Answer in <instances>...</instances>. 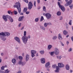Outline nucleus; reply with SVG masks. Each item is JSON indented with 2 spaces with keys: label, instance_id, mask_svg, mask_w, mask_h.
Instances as JSON below:
<instances>
[{
  "label": "nucleus",
  "instance_id": "a878e982",
  "mask_svg": "<svg viewBox=\"0 0 73 73\" xmlns=\"http://www.w3.org/2000/svg\"><path fill=\"white\" fill-rule=\"evenodd\" d=\"M50 65V62H47L45 64V66L46 68H47L48 66H49Z\"/></svg>",
  "mask_w": 73,
  "mask_h": 73
},
{
  "label": "nucleus",
  "instance_id": "37998d69",
  "mask_svg": "<svg viewBox=\"0 0 73 73\" xmlns=\"http://www.w3.org/2000/svg\"><path fill=\"white\" fill-rule=\"evenodd\" d=\"M55 72H56V73H58L59 72V70L56 69V70H54Z\"/></svg>",
  "mask_w": 73,
  "mask_h": 73
},
{
  "label": "nucleus",
  "instance_id": "052dcab7",
  "mask_svg": "<svg viewBox=\"0 0 73 73\" xmlns=\"http://www.w3.org/2000/svg\"><path fill=\"white\" fill-rule=\"evenodd\" d=\"M66 43L67 45H68L69 42V41H67Z\"/></svg>",
  "mask_w": 73,
  "mask_h": 73
},
{
  "label": "nucleus",
  "instance_id": "ea45409f",
  "mask_svg": "<svg viewBox=\"0 0 73 73\" xmlns=\"http://www.w3.org/2000/svg\"><path fill=\"white\" fill-rule=\"evenodd\" d=\"M58 5H59V8L60 7H61L62 6V5H61L60 4V2H58Z\"/></svg>",
  "mask_w": 73,
  "mask_h": 73
},
{
  "label": "nucleus",
  "instance_id": "58836bf2",
  "mask_svg": "<svg viewBox=\"0 0 73 73\" xmlns=\"http://www.w3.org/2000/svg\"><path fill=\"white\" fill-rule=\"evenodd\" d=\"M38 18H36L35 19V22H38Z\"/></svg>",
  "mask_w": 73,
  "mask_h": 73
},
{
  "label": "nucleus",
  "instance_id": "5701e85b",
  "mask_svg": "<svg viewBox=\"0 0 73 73\" xmlns=\"http://www.w3.org/2000/svg\"><path fill=\"white\" fill-rule=\"evenodd\" d=\"M8 19H9L11 22V23H12V22L13 21V19H12V18L11 17H10V16H9Z\"/></svg>",
  "mask_w": 73,
  "mask_h": 73
},
{
  "label": "nucleus",
  "instance_id": "dca6fc26",
  "mask_svg": "<svg viewBox=\"0 0 73 73\" xmlns=\"http://www.w3.org/2000/svg\"><path fill=\"white\" fill-rule=\"evenodd\" d=\"M29 55L27 54L26 56V62H27L29 60Z\"/></svg>",
  "mask_w": 73,
  "mask_h": 73
},
{
  "label": "nucleus",
  "instance_id": "603ef678",
  "mask_svg": "<svg viewBox=\"0 0 73 73\" xmlns=\"http://www.w3.org/2000/svg\"><path fill=\"white\" fill-rule=\"evenodd\" d=\"M60 43L62 46H64V44H63L62 42L61 41H60Z\"/></svg>",
  "mask_w": 73,
  "mask_h": 73
},
{
  "label": "nucleus",
  "instance_id": "13d9d810",
  "mask_svg": "<svg viewBox=\"0 0 73 73\" xmlns=\"http://www.w3.org/2000/svg\"><path fill=\"white\" fill-rule=\"evenodd\" d=\"M65 7H67V6H68V5H69L68 4V3H67L65 4Z\"/></svg>",
  "mask_w": 73,
  "mask_h": 73
},
{
  "label": "nucleus",
  "instance_id": "e2e57ef3",
  "mask_svg": "<svg viewBox=\"0 0 73 73\" xmlns=\"http://www.w3.org/2000/svg\"><path fill=\"white\" fill-rule=\"evenodd\" d=\"M1 57H0V63H1Z\"/></svg>",
  "mask_w": 73,
  "mask_h": 73
},
{
  "label": "nucleus",
  "instance_id": "338daca9",
  "mask_svg": "<svg viewBox=\"0 0 73 73\" xmlns=\"http://www.w3.org/2000/svg\"><path fill=\"white\" fill-rule=\"evenodd\" d=\"M37 73H40V70H38V71L37 72Z\"/></svg>",
  "mask_w": 73,
  "mask_h": 73
},
{
  "label": "nucleus",
  "instance_id": "bf43d9fd",
  "mask_svg": "<svg viewBox=\"0 0 73 73\" xmlns=\"http://www.w3.org/2000/svg\"><path fill=\"white\" fill-rule=\"evenodd\" d=\"M17 73H21V71H19L18 72H17Z\"/></svg>",
  "mask_w": 73,
  "mask_h": 73
},
{
  "label": "nucleus",
  "instance_id": "4468645a",
  "mask_svg": "<svg viewBox=\"0 0 73 73\" xmlns=\"http://www.w3.org/2000/svg\"><path fill=\"white\" fill-rule=\"evenodd\" d=\"M9 70L8 69H7L5 70V72L1 70H0V73H9Z\"/></svg>",
  "mask_w": 73,
  "mask_h": 73
},
{
  "label": "nucleus",
  "instance_id": "6ab92c4d",
  "mask_svg": "<svg viewBox=\"0 0 73 73\" xmlns=\"http://www.w3.org/2000/svg\"><path fill=\"white\" fill-rule=\"evenodd\" d=\"M60 8L62 11L63 12H64V11H65V7H64L63 6H62Z\"/></svg>",
  "mask_w": 73,
  "mask_h": 73
},
{
  "label": "nucleus",
  "instance_id": "20e7f679",
  "mask_svg": "<svg viewBox=\"0 0 73 73\" xmlns=\"http://www.w3.org/2000/svg\"><path fill=\"white\" fill-rule=\"evenodd\" d=\"M31 57L33 58L35 56V54H36L37 52L35 50H31Z\"/></svg>",
  "mask_w": 73,
  "mask_h": 73
},
{
  "label": "nucleus",
  "instance_id": "0eeeda50",
  "mask_svg": "<svg viewBox=\"0 0 73 73\" xmlns=\"http://www.w3.org/2000/svg\"><path fill=\"white\" fill-rule=\"evenodd\" d=\"M54 53L56 55H58L60 53V51L57 48H55L54 49Z\"/></svg>",
  "mask_w": 73,
  "mask_h": 73
},
{
  "label": "nucleus",
  "instance_id": "c85d7f7f",
  "mask_svg": "<svg viewBox=\"0 0 73 73\" xmlns=\"http://www.w3.org/2000/svg\"><path fill=\"white\" fill-rule=\"evenodd\" d=\"M27 9H28L27 8H25L23 10V12L25 13L27 12Z\"/></svg>",
  "mask_w": 73,
  "mask_h": 73
},
{
  "label": "nucleus",
  "instance_id": "9d476101",
  "mask_svg": "<svg viewBox=\"0 0 73 73\" xmlns=\"http://www.w3.org/2000/svg\"><path fill=\"white\" fill-rule=\"evenodd\" d=\"M14 39L18 42L19 44H21V42H20V39L17 36L15 37L14 38Z\"/></svg>",
  "mask_w": 73,
  "mask_h": 73
},
{
  "label": "nucleus",
  "instance_id": "ddd939ff",
  "mask_svg": "<svg viewBox=\"0 0 73 73\" xmlns=\"http://www.w3.org/2000/svg\"><path fill=\"white\" fill-rule=\"evenodd\" d=\"M65 68L67 70H69L70 68V66L68 64H67L65 65Z\"/></svg>",
  "mask_w": 73,
  "mask_h": 73
},
{
  "label": "nucleus",
  "instance_id": "e433bc0d",
  "mask_svg": "<svg viewBox=\"0 0 73 73\" xmlns=\"http://www.w3.org/2000/svg\"><path fill=\"white\" fill-rule=\"evenodd\" d=\"M24 36H25V37H26V36L27 34V32L26 31H24Z\"/></svg>",
  "mask_w": 73,
  "mask_h": 73
},
{
  "label": "nucleus",
  "instance_id": "864d4df0",
  "mask_svg": "<svg viewBox=\"0 0 73 73\" xmlns=\"http://www.w3.org/2000/svg\"><path fill=\"white\" fill-rule=\"evenodd\" d=\"M36 1H35L34 2V5L35 7H36Z\"/></svg>",
  "mask_w": 73,
  "mask_h": 73
},
{
  "label": "nucleus",
  "instance_id": "f257e3e1",
  "mask_svg": "<svg viewBox=\"0 0 73 73\" xmlns=\"http://www.w3.org/2000/svg\"><path fill=\"white\" fill-rule=\"evenodd\" d=\"M13 7L14 8H17V9H18L19 13H21V5L20 3L18 2L16 3L15 5L13 6Z\"/></svg>",
  "mask_w": 73,
  "mask_h": 73
},
{
  "label": "nucleus",
  "instance_id": "a211bd4d",
  "mask_svg": "<svg viewBox=\"0 0 73 73\" xmlns=\"http://www.w3.org/2000/svg\"><path fill=\"white\" fill-rule=\"evenodd\" d=\"M24 17V16L20 17H19L18 19L19 21H23V20Z\"/></svg>",
  "mask_w": 73,
  "mask_h": 73
},
{
  "label": "nucleus",
  "instance_id": "c756f323",
  "mask_svg": "<svg viewBox=\"0 0 73 73\" xmlns=\"http://www.w3.org/2000/svg\"><path fill=\"white\" fill-rule=\"evenodd\" d=\"M9 14H11V15H12L13 13V12L11 11L10 10H9L7 12Z\"/></svg>",
  "mask_w": 73,
  "mask_h": 73
},
{
  "label": "nucleus",
  "instance_id": "c9c22d12",
  "mask_svg": "<svg viewBox=\"0 0 73 73\" xmlns=\"http://www.w3.org/2000/svg\"><path fill=\"white\" fill-rule=\"evenodd\" d=\"M68 24H69V25H72V20H70L69 21V22L68 23Z\"/></svg>",
  "mask_w": 73,
  "mask_h": 73
},
{
  "label": "nucleus",
  "instance_id": "8fccbe9b",
  "mask_svg": "<svg viewBox=\"0 0 73 73\" xmlns=\"http://www.w3.org/2000/svg\"><path fill=\"white\" fill-rule=\"evenodd\" d=\"M30 12L29 11H26V14L27 15H28L29 14Z\"/></svg>",
  "mask_w": 73,
  "mask_h": 73
},
{
  "label": "nucleus",
  "instance_id": "c03bdc74",
  "mask_svg": "<svg viewBox=\"0 0 73 73\" xmlns=\"http://www.w3.org/2000/svg\"><path fill=\"white\" fill-rule=\"evenodd\" d=\"M54 52H51L50 53V55H51V56H53V55L54 54Z\"/></svg>",
  "mask_w": 73,
  "mask_h": 73
},
{
  "label": "nucleus",
  "instance_id": "473e14b6",
  "mask_svg": "<svg viewBox=\"0 0 73 73\" xmlns=\"http://www.w3.org/2000/svg\"><path fill=\"white\" fill-rule=\"evenodd\" d=\"M67 33H68L67 32H66V31L65 30H64L63 31V33L64 35H66L67 34Z\"/></svg>",
  "mask_w": 73,
  "mask_h": 73
},
{
  "label": "nucleus",
  "instance_id": "a18cd8bd",
  "mask_svg": "<svg viewBox=\"0 0 73 73\" xmlns=\"http://www.w3.org/2000/svg\"><path fill=\"white\" fill-rule=\"evenodd\" d=\"M59 68H60V67H59V66H58H58H56V69H58V70H59Z\"/></svg>",
  "mask_w": 73,
  "mask_h": 73
},
{
  "label": "nucleus",
  "instance_id": "f704fd0d",
  "mask_svg": "<svg viewBox=\"0 0 73 73\" xmlns=\"http://www.w3.org/2000/svg\"><path fill=\"white\" fill-rule=\"evenodd\" d=\"M43 11H44V12H46V7H45L43 6Z\"/></svg>",
  "mask_w": 73,
  "mask_h": 73
},
{
  "label": "nucleus",
  "instance_id": "0e129e2a",
  "mask_svg": "<svg viewBox=\"0 0 73 73\" xmlns=\"http://www.w3.org/2000/svg\"><path fill=\"white\" fill-rule=\"evenodd\" d=\"M47 24H48V25H51V23H47Z\"/></svg>",
  "mask_w": 73,
  "mask_h": 73
},
{
  "label": "nucleus",
  "instance_id": "f3484780",
  "mask_svg": "<svg viewBox=\"0 0 73 73\" xmlns=\"http://www.w3.org/2000/svg\"><path fill=\"white\" fill-rule=\"evenodd\" d=\"M40 61L42 64H44L45 62V58H43L40 59Z\"/></svg>",
  "mask_w": 73,
  "mask_h": 73
},
{
  "label": "nucleus",
  "instance_id": "f8f14e48",
  "mask_svg": "<svg viewBox=\"0 0 73 73\" xmlns=\"http://www.w3.org/2000/svg\"><path fill=\"white\" fill-rule=\"evenodd\" d=\"M5 37V36L3 35H1V36H0L1 39L2 40H3V41H5V40H6V39H7Z\"/></svg>",
  "mask_w": 73,
  "mask_h": 73
},
{
  "label": "nucleus",
  "instance_id": "de8ad7c7",
  "mask_svg": "<svg viewBox=\"0 0 73 73\" xmlns=\"http://www.w3.org/2000/svg\"><path fill=\"white\" fill-rule=\"evenodd\" d=\"M72 50V48H70L68 50V52H71Z\"/></svg>",
  "mask_w": 73,
  "mask_h": 73
},
{
  "label": "nucleus",
  "instance_id": "cd10ccee",
  "mask_svg": "<svg viewBox=\"0 0 73 73\" xmlns=\"http://www.w3.org/2000/svg\"><path fill=\"white\" fill-rule=\"evenodd\" d=\"M57 38V36H53L52 38V39L53 40H56Z\"/></svg>",
  "mask_w": 73,
  "mask_h": 73
},
{
  "label": "nucleus",
  "instance_id": "680f3d73",
  "mask_svg": "<svg viewBox=\"0 0 73 73\" xmlns=\"http://www.w3.org/2000/svg\"><path fill=\"white\" fill-rule=\"evenodd\" d=\"M24 28V27H23L21 29V30H23Z\"/></svg>",
  "mask_w": 73,
  "mask_h": 73
},
{
  "label": "nucleus",
  "instance_id": "774afa93",
  "mask_svg": "<svg viewBox=\"0 0 73 73\" xmlns=\"http://www.w3.org/2000/svg\"><path fill=\"white\" fill-rule=\"evenodd\" d=\"M1 56H3V55H4V54H3V53H2L1 54Z\"/></svg>",
  "mask_w": 73,
  "mask_h": 73
},
{
  "label": "nucleus",
  "instance_id": "bb28decb",
  "mask_svg": "<svg viewBox=\"0 0 73 73\" xmlns=\"http://www.w3.org/2000/svg\"><path fill=\"white\" fill-rule=\"evenodd\" d=\"M72 3V0H70L68 2H67V4L69 5L71 4Z\"/></svg>",
  "mask_w": 73,
  "mask_h": 73
},
{
  "label": "nucleus",
  "instance_id": "423d86ee",
  "mask_svg": "<svg viewBox=\"0 0 73 73\" xmlns=\"http://www.w3.org/2000/svg\"><path fill=\"white\" fill-rule=\"evenodd\" d=\"M32 7H33V4L31 1L29 2L28 4V9L29 10H31L32 8Z\"/></svg>",
  "mask_w": 73,
  "mask_h": 73
},
{
  "label": "nucleus",
  "instance_id": "49530a36",
  "mask_svg": "<svg viewBox=\"0 0 73 73\" xmlns=\"http://www.w3.org/2000/svg\"><path fill=\"white\" fill-rule=\"evenodd\" d=\"M52 68H55L56 67V65L54 64L52 66Z\"/></svg>",
  "mask_w": 73,
  "mask_h": 73
},
{
  "label": "nucleus",
  "instance_id": "5fc2aeb1",
  "mask_svg": "<svg viewBox=\"0 0 73 73\" xmlns=\"http://www.w3.org/2000/svg\"><path fill=\"white\" fill-rule=\"evenodd\" d=\"M37 2L38 4L40 3V0H37Z\"/></svg>",
  "mask_w": 73,
  "mask_h": 73
},
{
  "label": "nucleus",
  "instance_id": "aec40b11",
  "mask_svg": "<svg viewBox=\"0 0 73 73\" xmlns=\"http://www.w3.org/2000/svg\"><path fill=\"white\" fill-rule=\"evenodd\" d=\"M40 28L43 31H45V28L43 26H40Z\"/></svg>",
  "mask_w": 73,
  "mask_h": 73
},
{
  "label": "nucleus",
  "instance_id": "72a5a7b5",
  "mask_svg": "<svg viewBox=\"0 0 73 73\" xmlns=\"http://www.w3.org/2000/svg\"><path fill=\"white\" fill-rule=\"evenodd\" d=\"M44 27H46L48 25V23H45L44 24Z\"/></svg>",
  "mask_w": 73,
  "mask_h": 73
},
{
  "label": "nucleus",
  "instance_id": "4c0bfd02",
  "mask_svg": "<svg viewBox=\"0 0 73 73\" xmlns=\"http://www.w3.org/2000/svg\"><path fill=\"white\" fill-rule=\"evenodd\" d=\"M19 59L20 60H23V57L21 56H19Z\"/></svg>",
  "mask_w": 73,
  "mask_h": 73
},
{
  "label": "nucleus",
  "instance_id": "2eb2a0df",
  "mask_svg": "<svg viewBox=\"0 0 73 73\" xmlns=\"http://www.w3.org/2000/svg\"><path fill=\"white\" fill-rule=\"evenodd\" d=\"M58 38L59 40H62V36L61 34H59L58 35Z\"/></svg>",
  "mask_w": 73,
  "mask_h": 73
},
{
  "label": "nucleus",
  "instance_id": "09e8293b",
  "mask_svg": "<svg viewBox=\"0 0 73 73\" xmlns=\"http://www.w3.org/2000/svg\"><path fill=\"white\" fill-rule=\"evenodd\" d=\"M73 7V5H70V7L71 9H72V7Z\"/></svg>",
  "mask_w": 73,
  "mask_h": 73
},
{
  "label": "nucleus",
  "instance_id": "69168bd1",
  "mask_svg": "<svg viewBox=\"0 0 73 73\" xmlns=\"http://www.w3.org/2000/svg\"><path fill=\"white\" fill-rule=\"evenodd\" d=\"M23 15V13H21L20 14V15Z\"/></svg>",
  "mask_w": 73,
  "mask_h": 73
},
{
  "label": "nucleus",
  "instance_id": "6e6552de",
  "mask_svg": "<svg viewBox=\"0 0 73 73\" xmlns=\"http://www.w3.org/2000/svg\"><path fill=\"white\" fill-rule=\"evenodd\" d=\"M26 64V62L25 61L22 62L21 60H20L19 62V65H21L22 66H24Z\"/></svg>",
  "mask_w": 73,
  "mask_h": 73
},
{
  "label": "nucleus",
  "instance_id": "f03ea898",
  "mask_svg": "<svg viewBox=\"0 0 73 73\" xmlns=\"http://www.w3.org/2000/svg\"><path fill=\"white\" fill-rule=\"evenodd\" d=\"M31 38V35H29L28 36H23L21 38V39L23 41V42L25 44L27 43V41H28V39Z\"/></svg>",
  "mask_w": 73,
  "mask_h": 73
},
{
  "label": "nucleus",
  "instance_id": "9b49d317",
  "mask_svg": "<svg viewBox=\"0 0 73 73\" xmlns=\"http://www.w3.org/2000/svg\"><path fill=\"white\" fill-rule=\"evenodd\" d=\"M46 16L47 19H49L51 17V14L49 13H47L46 14Z\"/></svg>",
  "mask_w": 73,
  "mask_h": 73
},
{
  "label": "nucleus",
  "instance_id": "a19ab883",
  "mask_svg": "<svg viewBox=\"0 0 73 73\" xmlns=\"http://www.w3.org/2000/svg\"><path fill=\"white\" fill-rule=\"evenodd\" d=\"M13 13H14V14L15 15H17V13H18V12H17V11H13Z\"/></svg>",
  "mask_w": 73,
  "mask_h": 73
},
{
  "label": "nucleus",
  "instance_id": "79ce46f5",
  "mask_svg": "<svg viewBox=\"0 0 73 73\" xmlns=\"http://www.w3.org/2000/svg\"><path fill=\"white\" fill-rule=\"evenodd\" d=\"M44 20V17H43V16H42L40 18V21H42V20Z\"/></svg>",
  "mask_w": 73,
  "mask_h": 73
},
{
  "label": "nucleus",
  "instance_id": "393cba45",
  "mask_svg": "<svg viewBox=\"0 0 73 73\" xmlns=\"http://www.w3.org/2000/svg\"><path fill=\"white\" fill-rule=\"evenodd\" d=\"M58 60H61V58H62V56L61 55L60 56H56Z\"/></svg>",
  "mask_w": 73,
  "mask_h": 73
},
{
  "label": "nucleus",
  "instance_id": "1a4fd4ad",
  "mask_svg": "<svg viewBox=\"0 0 73 73\" xmlns=\"http://www.w3.org/2000/svg\"><path fill=\"white\" fill-rule=\"evenodd\" d=\"M58 66L61 68L65 67V65L62 63H58Z\"/></svg>",
  "mask_w": 73,
  "mask_h": 73
},
{
  "label": "nucleus",
  "instance_id": "4d7b16f0",
  "mask_svg": "<svg viewBox=\"0 0 73 73\" xmlns=\"http://www.w3.org/2000/svg\"><path fill=\"white\" fill-rule=\"evenodd\" d=\"M21 23H20L19 24V25H18V27H21Z\"/></svg>",
  "mask_w": 73,
  "mask_h": 73
},
{
  "label": "nucleus",
  "instance_id": "6e6d98bb",
  "mask_svg": "<svg viewBox=\"0 0 73 73\" xmlns=\"http://www.w3.org/2000/svg\"><path fill=\"white\" fill-rule=\"evenodd\" d=\"M24 1L25 2L27 3H28V0H24Z\"/></svg>",
  "mask_w": 73,
  "mask_h": 73
},
{
  "label": "nucleus",
  "instance_id": "4be33fe9",
  "mask_svg": "<svg viewBox=\"0 0 73 73\" xmlns=\"http://www.w3.org/2000/svg\"><path fill=\"white\" fill-rule=\"evenodd\" d=\"M7 66L6 65H5V66H3L1 67V69L2 70H4V68H7Z\"/></svg>",
  "mask_w": 73,
  "mask_h": 73
},
{
  "label": "nucleus",
  "instance_id": "b1692460",
  "mask_svg": "<svg viewBox=\"0 0 73 73\" xmlns=\"http://www.w3.org/2000/svg\"><path fill=\"white\" fill-rule=\"evenodd\" d=\"M12 62L13 64H16V60L15 59H13L12 60Z\"/></svg>",
  "mask_w": 73,
  "mask_h": 73
},
{
  "label": "nucleus",
  "instance_id": "7ed1b4c3",
  "mask_svg": "<svg viewBox=\"0 0 73 73\" xmlns=\"http://www.w3.org/2000/svg\"><path fill=\"white\" fill-rule=\"evenodd\" d=\"M0 35L3 36H5V37H6V36L8 37L10 36V33H9L8 32H4V33L1 32L0 33Z\"/></svg>",
  "mask_w": 73,
  "mask_h": 73
},
{
  "label": "nucleus",
  "instance_id": "412c9836",
  "mask_svg": "<svg viewBox=\"0 0 73 73\" xmlns=\"http://www.w3.org/2000/svg\"><path fill=\"white\" fill-rule=\"evenodd\" d=\"M52 46L50 44L48 45V50H50L51 48H52Z\"/></svg>",
  "mask_w": 73,
  "mask_h": 73
},
{
  "label": "nucleus",
  "instance_id": "39448f33",
  "mask_svg": "<svg viewBox=\"0 0 73 73\" xmlns=\"http://www.w3.org/2000/svg\"><path fill=\"white\" fill-rule=\"evenodd\" d=\"M9 15H3L2 16V18L4 20V21H5V22L7 21H8V19L7 18H9Z\"/></svg>",
  "mask_w": 73,
  "mask_h": 73
},
{
  "label": "nucleus",
  "instance_id": "7c9ffc66",
  "mask_svg": "<svg viewBox=\"0 0 73 73\" xmlns=\"http://www.w3.org/2000/svg\"><path fill=\"white\" fill-rule=\"evenodd\" d=\"M40 53L41 54H44V51L41 50L40 51Z\"/></svg>",
  "mask_w": 73,
  "mask_h": 73
},
{
  "label": "nucleus",
  "instance_id": "2f4dec72",
  "mask_svg": "<svg viewBox=\"0 0 73 73\" xmlns=\"http://www.w3.org/2000/svg\"><path fill=\"white\" fill-rule=\"evenodd\" d=\"M61 13L60 11H59L57 13V15L58 16H60V15H61Z\"/></svg>",
  "mask_w": 73,
  "mask_h": 73
},
{
  "label": "nucleus",
  "instance_id": "3c124183",
  "mask_svg": "<svg viewBox=\"0 0 73 73\" xmlns=\"http://www.w3.org/2000/svg\"><path fill=\"white\" fill-rule=\"evenodd\" d=\"M62 20V17L60 16V20Z\"/></svg>",
  "mask_w": 73,
  "mask_h": 73
}]
</instances>
